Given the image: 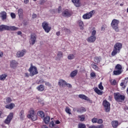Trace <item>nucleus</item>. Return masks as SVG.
I'll use <instances>...</instances> for the list:
<instances>
[{
	"instance_id": "de8ad7c7",
	"label": "nucleus",
	"mask_w": 128,
	"mask_h": 128,
	"mask_svg": "<svg viewBox=\"0 0 128 128\" xmlns=\"http://www.w3.org/2000/svg\"><path fill=\"white\" fill-rule=\"evenodd\" d=\"M96 128H104V124L96 126Z\"/></svg>"
},
{
	"instance_id": "ddd939ff",
	"label": "nucleus",
	"mask_w": 128,
	"mask_h": 128,
	"mask_svg": "<svg viewBox=\"0 0 128 128\" xmlns=\"http://www.w3.org/2000/svg\"><path fill=\"white\" fill-rule=\"evenodd\" d=\"M92 124H102V122H104V120H102V119H98L96 118H92Z\"/></svg>"
},
{
	"instance_id": "f8f14e48",
	"label": "nucleus",
	"mask_w": 128,
	"mask_h": 128,
	"mask_svg": "<svg viewBox=\"0 0 128 128\" xmlns=\"http://www.w3.org/2000/svg\"><path fill=\"white\" fill-rule=\"evenodd\" d=\"M66 80L62 79L59 80V81L58 82V86H59L60 88H66Z\"/></svg>"
},
{
	"instance_id": "f03ea898",
	"label": "nucleus",
	"mask_w": 128,
	"mask_h": 128,
	"mask_svg": "<svg viewBox=\"0 0 128 128\" xmlns=\"http://www.w3.org/2000/svg\"><path fill=\"white\" fill-rule=\"evenodd\" d=\"M18 28L16 26H8L7 25L2 24L0 26V32H4V30H18Z\"/></svg>"
},
{
	"instance_id": "58836bf2",
	"label": "nucleus",
	"mask_w": 128,
	"mask_h": 128,
	"mask_svg": "<svg viewBox=\"0 0 128 128\" xmlns=\"http://www.w3.org/2000/svg\"><path fill=\"white\" fill-rule=\"evenodd\" d=\"M68 60H74V55L73 54H70L68 56Z\"/></svg>"
},
{
	"instance_id": "5fc2aeb1",
	"label": "nucleus",
	"mask_w": 128,
	"mask_h": 128,
	"mask_svg": "<svg viewBox=\"0 0 128 128\" xmlns=\"http://www.w3.org/2000/svg\"><path fill=\"white\" fill-rule=\"evenodd\" d=\"M4 56V52L0 50V58H2Z\"/></svg>"
},
{
	"instance_id": "bf43d9fd",
	"label": "nucleus",
	"mask_w": 128,
	"mask_h": 128,
	"mask_svg": "<svg viewBox=\"0 0 128 128\" xmlns=\"http://www.w3.org/2000/svg\"><path fill=\"white\" fill-rule=\"evenodd\" d=\"M66 86H68V88H72V84H68V82H66Z\"/></svg>"
},
{
	"instance_id": "c9c22d12",
	"label": "nucleus",
	"mask_w": 128,
	"mask_h": 128,
	"mask_svg": "<svg viewBox=\"0 0 128 128\" xmlns=\"http://www.w3.org/2000/svg\"><path fill=\"white\" fill-rule=\"evenodd\" d=\"M37 114H38V116H40L42 118H44V113L42 111L38 112Z\"/></svg>"
},
{
	"instance_id": "e2e57ef3",
	"label": "nucleus",
	"mask_w": 128,
	"mask_h": 128,
	"mask_svg": "<svg viewBox=\"0 0 128 128\" xmlns=\"http://www.w3.org/2000/svg\"><path fill=\"white\" fill-rule=\"evenodd\" d=\"M42 128H48V126H46V125H42Z\"/></svg>"
},
{
	"instance_id": "37998d69",
	"label": "nucleus",
	"mask_w": 128,
	"mask_h": 128,
	"mask_svg": "<svg viewBox=\"0 0 128 128\" xmlns=\"http://www.w3.org/2000/svg\"><path fill=\"white\" fill-rule=\"evenodd\" d=\"M98 88L101 90H104V86H102V82H100L98 86Z\"/></svg>"
},
{
	"instance_id": "aec40b11",
	"label": "nucleus",
	"mask_w": 128,
	"mask_h": 128,
	"mask_svg": "<svg viewBox=\"0 0 128 128\" xmlns=\"http://www.w3.org/2000/svg\"><path fill=\"white\" fill-rule=\"evenodd\" d=\"M72 2L74 4L76 8H80V0H72Z\"/></svg>"
},
{
	"instance_id": "e433bc0d",
	"label": "nucleus",
	"mask_w": 128,
	"mask_h": 128,
	"mask_svg": "<svg viewBox=\"0 0 128 128\" xmlns=\"http://www.w3.org/2000/svg\"><path fill=\"white\" fill-rule=\"evenodd\" d=\"M56 125L54 122V121H52L49 124V126L52 128H56Z\"/></svg>"
},
{
	"instance_id": "a19ab883",
	"label": "nucleus",
	"mask_w": 128,
	"mask_h": 128,
	"mask_svg": "<svg viewBox=\"0 0 128 128\" xmlns=\"http://www.w3.org/2000/svg\"><path fill=\"white\" fill-rule=\"evenodd\" d=\"M80 122H84L86 120V116L84 115H82L79 116Z\"/></svg>"
},
{
	"instance_id": "9b49d317",
	"label": "nucleus",
	"mask_w": 128,
	"mask_h": 128,
	"mask_svg": "<svg viewBox=\"0 0 128 128\" xmlns=\"http://www.w3.org/2000/svg\"><path fill=\"white\" fill-rule=\"evenodd\" d=\"M36 34H32L30 35V44L34 46L36 44Z\"/></svg>"
},
{
	"instance_id": "6e6552de",
	"label": "nucleus",
	"mask_w": 128,
	"mask_h": 128,
	"mask_svg": "<svg viewBox=\"0 0 128 128\" xmlns=\"http://www.w3.org/2000/svg\"><path fill=\"white\" fill-rule=\"evenodd\" d=\"M42 26L44 32L47 34H48L52 30V27L48 26V23L46 22H43Z\"/></svg>"
},
{
	"instance_id": "a878e982",
	"label": "nucleus",
	"mask_w": 128,
	"mask_h": 128,
	"mask_svg": "<svg viewBox=\"0 0 128 128\" xmlns=\"http://www.w3.org/2000/svg\"><path fill=\"white\" fill-rule=\"evenodd\" d=\"M50 118L49 116H46L44 118V124H48L50 123Z\"/></svg>"
},
{
	"instance_id": "f3484780",
	"label": "nucleus",
	"mask_w": 128,
	"mask_h": 128,
	"mask_svg": "<svg viewBox=\"0 0 128 128\" xmlns=\"http://www.w3.org/2000/svg\"><path fill=\"white\" fill-rule=\"evenodd\" d=\"M18 62L16 61V60H13L10 62V66L12 68H16L18 66Z\"/></svg>"
},
{
	"instance_id": "774afa93",
	"label": "nucleus",
	"mask_w": 128,
	"mask_h": 128,
	"mask_svg": "<svg viewBox=\"0 0 128 128\" xmlns=\"http://www.w3.org/2000/svg\"><path fill=\"white\" fill-rule=\"evenodd\" d=\"M88 128H96V126H90Z\"/></svg>"
},
{
	"instance_id": "79ce46f5",
	"label": "nucleus",
	"mask_w": 128,
	"mask_h": 128,
	"mask_svg": "<svg viewBox=\"0 0 128 128\" xmlns=\"http://www.w3.org/2000/svg\"><path fill=\"white\" fill-rule=\"evenodd\" d=\"M110 82L112 86H116V80H110Z\"/></svg>"
},
{
	"instance_id": "052dcab7",
	"label": "nucleus",
	"mask_w": 128,
	"mask_h": 128,
	"mask_svg": "<svg viewBox=\"0 0 128 128\" xmlns=\"http://www.w3.org/2000/svg\"><path fill=\"white\" fill-rule=\"evenodd\" d=\"M108 100L110 102H112V96H109L108 98Z\"/></svg>"
},
{
	"instance_id": "6ab92c4d",
	"label": "nucleus",
	"mask_w": 128,
	"mask_h": 128,
	"mask_svg": "<svg viewBox=\"0 0 128 128\" xmlns=\"http://www.w3.org/2000/svg\"><path fill=\"white\" fill-rule=\"evenodd\" d=\"M19 116H20V120H24V110H22L19 114Z\"/></svg>"
},
{
	"instance_id": "39448f33",
	"label": "nucleus",
	"mask_w": 128,
	"mask_h": 128,
	"mask_svg": "<svg viewBox=\"0 0 128 128\" xmlns=\"http://www.w3.org/2000/svg\"><path fill=\"white\" fill-rule=\"evenodd\" d=\"M120 21L116 19H114L111 23V26L115 32H120V28H118V24Z\"/></svg>"
},
{
	"instance_id": "b1692460",
	"label": "nucleus",
	"mask_w": 128,
	"mask_h": 128,
	"mask_svg": "<svg viewBox=\"0 0 128 128\" xmlns=\"http://www.w3.org/2000/svg\"><path fill=\"white\" fill-rule=\"evenodd\" d=\"M62 16H63L68 17L70 16L72 14H70V12H68V10H66L65 11L62 12Z\"/></svg>"
},
{
	"instance_id": "20e7f679",
	"label": "nucleus",
	"mask_w": 128,
	"mask_h": 128,
	"mask_svg": "<svg viewBox=\"0 0 128 128\" xmlns=\"http://www.w3.org/2000/svg\"><path fill=\"white\" fill-rule=\"evenodd\" d=\"M114 98L115 100L118 102H122L126 99L124 96L121 94L120 92L114 93Z\"/></svg>"
},
{
	"instance_id": "f704fd0d",
	"label": "nucleus",
	"mask_w": 128,
	"mask_h": 128,
	"mask_svg": "<svg viewBox=\"0 0 128 128\" xmlns=\"http://www.w3.org/2000/svg\"><path fill=\"white\" fill-rule=\"evenodd\" d=\"M78 24L80 26V30H84V22L82 21L81 20H79L78 21Z\"/></svg>"
},
{
	"instance_id": "9d476101",
	"label": "nucleus",
	"mask_w": 128,
	"mask_h": 128,
	"mask_svg": "<svg viewBox=\"0 0 128 128\" xmlns=\"http://www.w3.org/2000/svg\"><path fill=\"white\" fill-rule=\"evenodd\" d=\"M14 118V113L10 112L8 116L4 120V122L6 124H10V122H12V120Z\"/></svg>"
},
{
	"instance_id": "bb28decb",
	"label": "nucleus",
	"mask_w": 128,
	"mask_h": 128,
	"mask_svg": "<svg viewBox=\"0 0 128 128\" xmlns=\"http://www.w3.org/2000/svg\"><path fill=\"white\" fill-rule=\"evenodd\" d=\"M94 91L96 94H98L99 96H102V92L98 90V88L97 87L95 88Z\"/></svg>"
},
{
	"instance_id": "c03bdc74",
	"label": "nucleus",
	"mask_w": 128,
	"mask_h": 128,
	"mask_svg": "<svg viewBox=\"0 0 128 128\" xmlns=\"http://www.w3.org/2000/svg\"><path fill=\"white\" fill-rule=\"evenodd\" d=\"M92 68H94V70H98V66L94 64L92 65Z\"/></svg>"
},
{
	"instance_id": "cd10ccee",
	"label": "nucleus",
	"mask_w": 128,
	"mask_h": 128,
	"mask_svg": "<svg viewBox=\"0 0 128 128\" xmlns=\"http://www.w3.org/2000/svg\"><path fill=\"white\" fill-rule=\"evenodd\" d=\"M122 70H115L113 72V74L114 76H120V74H122Z\"/></svg>"
},
{
	"instance_id": "a211bd4d",
	"label": "nucleus",
	"mask_w": 128,
	"mask_h": 128,
	"mask_svg": "<svg viewBox=\"0 0 128 128\" xmlns=\"http://www.w3.org/2000/svg\"><path fill=\"white\" fill-rule=\"evenodd\" d=\"M78 98H81L82 100H87L88 102H90V100L84 94H80L78 95Z\"/></svg>"
},
{
	"instance_id": "c756f323",
	"label": "nucleus",
	"mask_w": 128,
	"mask_h": 128,
	"mask_svg": "<svg viewBox=\"0 0 128 128\" xmlns=\"http://www.w3.org/2000/svg\"><path fill=\"white\" fill-rule=\"evenodd\" d=\"M8 78V74H2L0 76V80H4Z\"/></svg>"
},
{
	"instance_id": "69168bd1",
	"label": "nucleus",
	"mask_w": 128,
	"mask_h": 128,
	"mask_svg": "<svg viewBox=\"0 0 128 128\" xmlns=\"http://www.w3.org/2000/svg\"><path fill=\"white\" fill-rule=\"evenodd\" d=\"M65 32H70V30L68 28H66L65 29Z\"/></svg>"
},
{
	"instance_id": "393cba45",
	"label": "nucleus",
	"mask_w": 128,
	"mask_h": 128,
	"mask_svg": "<svg viewBox=\"0 0 128 128\" xmlns=\"http://www.w3.org/2000/svg\"><path fill=\"white\" fill-rule=\"evenodd\" d=\"M36 90L38 92H44V86L40 84L36 87Z\"/></svg>"
},
{
	"instance_id": "7ed1b4c3",
	"label": "nucleus",
	"mask_w": 128,
	"mask_h": 128,
	"mask_svg": "<svg viewBox=\"0 0 128 128\" xmlns=\"http://www.w3.org/2000/svg\"><path fill=\"white\" fill-rule=\"evenodd\" d=\"M30 72V76H36L38 74V68L36 66H34L32 63L30 64V67L28 70Z\"/></svg>"
},
{
	"instance_id": "5701e85b",
	"label": "nucleus",
	"mask_w": 128,
	"mask_h": 128,
	"mask_svg": "<svg viewBox=\"0 0 128 128\" xmlns=\"http://www.w3.org/2000/svg\"><path fill=\"white\" fill-rule=\"evenodd\" d=\"M112 128H116L118 126V120H113L112 122Z\"/></svg>"
},
{
	"instance_id": "3c124183",
	"label": "nucleus",
	"mask_w": 128,
	"mask_h": 128,
	"mask_svg": "<svg viewBox=\"0 0 128 128\" xmlns=\"http://www.w3.org/2000/svg\"><path fill=\"white\" fill-rule=\"evenodd\" d=\"M42 82H44V80H40L39 81L36 82V84H42Z\"/></svg>"
},
{
	"instance_id": "0eeeda50",
	"label": "nucleus",
	"mask_w": 128,
	"mask_h": 128,
	"mask_svg": "<svg viewBox=\"0 0 128 128\" xmlns=\"http://www.w3.org/2000/svg\"><path fill=\"white\" fill-rule=\"evenodd\" d=\"M96 14V10H92L90 12L86 13L82 16V18L84 20H90L91 18H92V16Z\"/></svg>"
},
{
	"instance_id": "ea45409f",
	"label": "nucleus",
	"mask_w": 128,
	"mask_h": 128,
	"mask_svg": "<svg viewBox=\"0 0 128 128\" xmlns=\"http://www.w3.org/2000/svg\"><path fill=\"white\" fill-rule=\"evenodd\" d=\"M65 112H67V114H72V112H70L71 110L68 107H66L65 109Z\"/></svg>"
},
{
	"instance_id": "8fccbe9b",
	"label": "nucleus",
	"mask_w": 128,
	"mask_h": 128,
	"mask_svg": "<svg viewBox=\"0 0 128 128\" xmlns=\"http://www.w3.org/2000/svg\"><path fill=\"white\" fill-rule=\"evenodd\" d=\"M45 86H52V84H50V82H46L45 83Z\"/></svg>"
},
{
	"instance_id": "dca6fc26",
	"label": "nucleus",
	"mask_w": 128,
	"mask_h": 128,
	"mask_svg": "<svg viewBox=\"0 0 128 128\" xmlns=\"http://www.w3.org/2000/svg\"><path fill=\"white\" fill-rule=\"evenodd\" d=\"M96 40V36H90L87 38V41L88 42H94Z\"/></svg>"
},
{
	"instance_id": "7c9ffc66",
	"label": "nucleus",
	"mask_w": 128,
	"mask_h": 128,
	"mask_svg": "<svg viewBox=\"0 0 128 128\" xmlns=\"http://www.w3.org/2000/svg\"><path fill=\"white\" fill-rule=\"evenodd\" d=\"M18 14L20 18H22V16H24V10L20 8L18 10Z\"/></svg>"
},
{
	"instance_id": "6e6d98bb",
	"label": "nucleus",
	"mask_w": 128,
	"mask_h": 128,
	"mask_svg": "<svg viewBox=\"0 0 128 128\" xmlns=\"http://www.w3.org/2000/svg\"><path fill=\"white\" fill-rule=\"evenodd\" d=\"M60 12H62V7L59 6V8H58V14H60Z\"/></svg>"
},
{
	"instance_id": "13d9d810",
	"label": "nucleus",
	"mask_w": 128,
	"mask_h": 128,
	"mask_svg": "<svg viewBox=\"0 0 128 128\" xmlns=\"http://www.w3.org/2000/svg\"><path fill=\"white\" fill-rule=\"evenodd\" d=\"M28 2H30V0H24V4H27Z\"/></svg>"
},
{
	"instance_id": "680f3d73",
	"label": "nucleus",
	"mask_w": 128,
	"mask_h": 128,
	"mask_svg": "<svg viewBox=\"0 0 128 128\" xmlns=\"http://www.w3.org/2000/svg\"><path fill=\"white\" fill-rule=\"evenodd\" d=\"M56 124H60V120H56Z\"/></svg>"
},
{
	"instance_id": "c85d7f7f",
	"label": "nucleus",
	"mask_w": 128,
	"mask_h": 128,
	"mask_svg": "<svg viewBox=\"0 0 128 128\" xmlns=\"http://www.w3.org/2000/svg\"><path fill=\"white\" fill-rule=\"evenodd\" d=\"M86 108L84 107H82L76 110V112H80V114H82V112H86Z\"/></svg>"
},
{
	"instance_id": "338daca9",
	"label": "nucleus",
	"mask_w": 128,
	"mask_h": 128,
	"mask_svg": "<svg viewBox=\"0 0 128 128\" xmlns=\"http://www.w3.org/2000/svg\"><path fill=\"white\" fill-rule=\"evenodd\" d=\"M44 4V0H41L40 2V4L42 5V4Z\"/></svg>"
},
{
	"instance_id": "603ef678",
	"label": "nucleus",
	"mask_w": 128,
	"mask_h": 128,
	"mask_svg": "<svg viewBox=\"0 0 128 128\" xmlns=\"http://www.w3.org/2000/svg\"><path fill=\"white\" fill-rule=\"evenodd\" d=\"M90 76H92V78H94V76H96V74L94 72H92L90 74Z\"/></svg>"
},
{
	"instance_id": "473e14b6",
	"label": "nucleus",
	"mask_w": 128,
	"mask_h": 128,
	"mask_svg": "<svg viewBox=\"0 0 128 128\" xmlns=\"http://www.w3.org/2000/svg\"><path fill=\"white\" fill-rule=\"evenodd\" d=\"M76 74H78V70H75L72 71L70 74V76L71 78H74V76H76Z\"/></svg>"
},
{
	"instance_id": "4d7b16f0",
	"label": "nucleus",
	"mask_w": 128,
	"mask_h": 128,
	"mask_svg": "<svg viewBox=\"0 0 128 128\" xmlns=\"http://www.w3.org/2000/svg\"><path fill=\"white\" fill-rule=\"evenodd\" d=\"M106 30V26L103 25V26H102L101 30Z\"/></svg>"
},
{
	"instance_id": "864d4df0",
	"label": "nucleus",
	"mask_w": 128,
	"mask_h": 128,
	"mask_svg": "<svg viewBox=\"0 0 128 128\" xmlns=\"http://www.w3.org/2000/svg\"><path fill=\"white\" fill-rule=\"evenodd\" d=\"M24 76L25 78H29L30 74L28 72L24 73Z\"/></svg>"
},
{
	"instance_id": "412c9836",
	"label": "nucleus",
	"mask_w": 128,
	"mask_h": 128,
	"mask_svg": "<svg viewBox=\"0 0 128 128\" xmlns=\"http://www.w3.org/2000/svg\"><path fill=\"white\" fill-rule=\"evenodd\" d=\"M0 18H2V20H6V12L2 11L0 13Z\"/></svg>"
},
{
	"instance_id": "49530a36",
	"label": "nucleus",
	"mask_w": 128,
	"mask_h": 128,
	"mask_svg": "<svg viewBox=\"0 0 128 128\" xmlns=\"http://www.w3.org/2000/svg\"><path fill=\"white\" fill-rule=\"evenodd\" d=\"M92 36H96V30H93L91 33Z\"/></svg>"
},
{
	"instance_id": "423d86ee",
	"label": "nucleus",
	"mask_w": 128,
	"mask_h": 128,
	"mask_svg": "<svg viewBox=\"0 0 128 128\" xmlns=\"http://www.w3.org/2000/svg\"><path fill=\"white\" fill-rule=\"evenodd\" d=\"M28 118H31L32 120H38V115L34 113V110H30L28 111V114L27 116Z\"/></svg>"
},
{
	"instance_id": "a18cd8bd",
	"label": "nucleus",
	"mask_w": 128,
	"mask_h": 128,
	"mask_svg": "<svg viewBox=\"0 0 128 128\" xmlns=\"http://www.w3.org/2000/svg\"><path fill=\"white\" fill-rule=\"evenodd\" d=\"M57 56H58V58H62V56H63L62 52H58Z\"/></svg>"
},
{
	"instance_id": "4c0bfd02",
	"label": "nucleus",
	"mask_w": 128,
	"mask_h": 128,
	"mask_svg": "<svg viewBox=\"0 0 128 128\" xmlns=\"http://www.w3.org/2000/svg\"><path fill=\"white\" fill-rule=\"evenodd\" d=\"M78 128H86V124L80 123L78 124Z\"/></svg>"
},
{
	"instance_id": "f257e3e1",
	"label": "nucleus",
	"mask_w": 128,
	"mask_h": 128,
	"mask_svg": "<svg viewBox=\"0 0 128 128\" xmlns=\"http://www.w3.org/2000/svg\"><path fill=\"white\" fill-rule=\"evenodd\" d=\"M122 48V44L120 42H117L114 46V48L112 52L111 56H114L117 54H120V50Z\"/></svg>"
},
{
	"instance_id": "72a5a7b5",
	"label": "nucleus",
	"mask_w": 128,
	"mask_h": 128,
	"mask_svg": "<svg viewBox=\"0 0 128 128\" xmlns=\"http://www.w3.org/2000/svg\"><path fill=\"white\" fill-rule=\"evenodd\" d=\"M115 70H122V65L117 64L115 66Z\"/></svg>"
},
{
	"instance_id": "1a4fd4ad",
	"label": "nucleus",
	"mask_w": 128,
	"mask_h": 128,
	"mask_svg": "<svg viewBox=\"0 0 128 128\" xmlns=\"http://www.w3.org/2000/svg\"><path fill=\"white\" fill-rule=\"evenodd\" d=\"M103 106L106 112H110V103L108 102V100H104L103 101Z\"/></svg>"
},
{
	"instance_id": "09e8293b",
	"label": "nucleus",
	"mask_w": 128,
	"mask_h": 128,
	"mask_svg": "<svg viewBox=\"0 0 128 128\" xmlns=\"http://www.w3.org/2000/svg\"><path fill=\"white\" fill-rule=\"evenodd\" d=\"M10 16L12 18H16V14L14 13H11Z\"/></svg>"
},
{
	"instance_id": "4be33fe9",
	"label": "nucleus",
	"mask_w": 128,
	"mask_h": 128,
	"mask_svg": "<svg viewBox=\"0 0 128 128\" xmlns=\"http://www.w3.org/2000/svg\"><path fill=\"white\" fill-rule=\"evenodd\" d=\"M95 64H98L100 62V56H96L94 60Z\"/></svg>"
},
{
	"instance_id": "0e129e2a",
	"label": "nucleus",
	"mask_w": 128,
	"mask_h": 128,
	"mask_svg": "<svg viewBox=\"0 0 128 128\" xmlns=\"http://www.w3.org/2000/svg\"><path fill=\"white\" fill-rule=\"evenodd\" d=\"M32 16L33 18H36V14H32Z\"/></svg>"
},
{
	"instance_id": "2f4dec72",
	"label": "nucleus",
	"mask_w": 128,
	"mask_h": 128,
	"mask_svg": "<svg viewBox=\"0 0 128 128\" xmlns=\"http://www.w3.org/2000/svg\"><path fill=\"white\" fill-rule=\"evenodd\" d=\"M12 102V99L10 98V97H7L6 98V104H10V102Z\"/></svg>"
},
{
	"instance_id": "4468645a",
	"label": "nucleus",
	"mask_w": 128,
	"mask_h": 128,
	"mask_svg": "<svg viewBox=\"0 0 128 128\" xmlns=\"http://www.w3.org/2000/svg\"><path fill=\"white\" fill-rule=\"evenodd\" d=\"M26 52V50H22L16 53V56L18 58H22L24 56V54Z\"/></svg>"
},
{
	"instance_id": "2eb2a0df",
	"label": "nucleus",
	"mask_w": 128,
	"mask_h": 128,
	"mask_svg": "<svg viewBox=\"0 0 128 128\" xmlns=\"http://www.w3.org/2000/svg\"><path fill=\"white\" fill-rule=\"evenodd\" d=\"M16 106V104L14 103H10L5 106V108L8 110H13V108Z\"/></svg>"
}]
</instances>
